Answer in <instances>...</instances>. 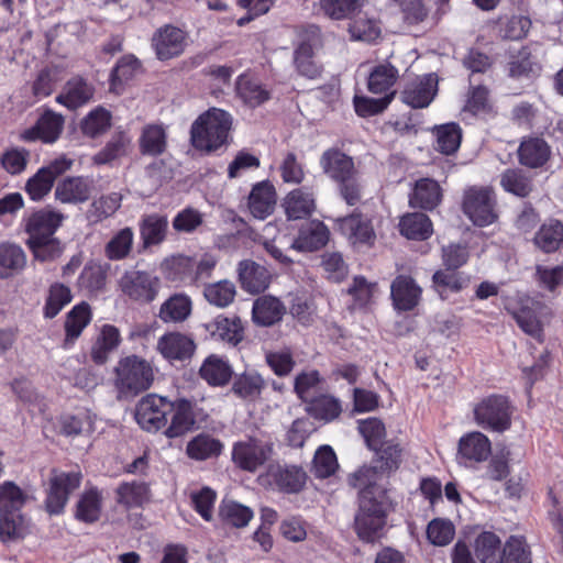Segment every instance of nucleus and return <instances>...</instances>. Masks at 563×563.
Segmentation results:
<instances>
[{
  "mask_svg": "<svg viewBox=\"0 0 563 563\" xmlns=\"http://www.w3.org/2000/svg\"><path fill=\"white\" fill-rule=\"evenodd\" d=\"M131 139L123 132L114 134L107 145L95 155V163L108 164L128 153Z\"/></svg>",
  "mask_w": 563,
  "mask_h": 563,
  "instance_id": "58",
  "label": "nucleus"
},
{
  "mask_svg": "<svg viewBox=\"0 0 563 563\" xmlns=\"http://www.w3.org/2000/svg\"><path fill=\"white\" fill-rule=\"evenodd\" d=\"M390 295L397 310L409 311L419 303L421 288L410 276L399 275L391 283Z\"/></svg>",
  "mask_w": 563,
  "mask_h": 563,
  "instance_id": "23",
  "label": "nucleus"
},
{
  "mask_svg": "<svg viewBox=\"0 0 563 563\" xmlns=\"http://www.w3.org/2000/svg\"><path fill=\"white\" fill-rule=\"evenodd\" d=\"M438 91L435 74H428L409 82L401 91L402 102L415 109L428 107Z\"/></svg>",
  "mask_w": 563,
  "mask_h": 563,
  "instance_id": "16",
  "label": "nucleus"
},
{
  "mask_svg": "<svg viewBox=\"0 0 563 563\" xmlns=\"http://www.w3.org/2000/svg\"><path fill=\"white\" fill-rule=\"evenodd\" d=\"M26 265L24 250L11 242L0 244V277L8 278L20 273Z\"/></svg>",
  "mask_w": 563,
  "mask_h": 563,
  "instance_id": "37",
  "label": "nucleus"
},
{
  "mask_svg": "<svg viewBox=\"0 0 563 563\" xmlns=\"http://www.w3.org/2000/svg\"><path fill=\"white\" fill-rule=\"evenodd\" d=\"M194 268L195 260L185 255L172 256L163 263V269L167 278L174 282L189 280L192 283Z\"/></svg>",
  "mask_w": 563,
  "mask_h": 563,
  "instance_id": "57",
  "label": "nucleus"
},
{
  "mask_svg": "<svg viewBox=\"0 0 563 563\" xmlns=\"http://www.w3.org/2000/svg\"><path fill=\"white\" fill-rule=\"evenodd\" d=\"M172 411V400L157 394H148L139 400L135 419L143 430L156 432L167 427V416Z\"/></svg>",
  "mask_w": 563,
  "mask_h": 563,
  "instance_id": "8",
  "label": "nucleus"
},
{
  "mask_svg": "<svg viewBox=\"0 0 563 563\" xmlns=\"http://www.w3.org/2000/svg\"><path fill=\"white\" fill-rule=\"evenodd\" d=\"M134 240L131 228L118 231L106 244L104 254L111 261H121L129 256Z\"/></svg>",
  "mask_w": 563,
  "mask_h": 563,
  "instance_id": "51",
  "label": "nucleus"
},
{
  "mask_svg": "<svg viewBox=\"0 0 563 563\" xmlns=\"http://www.w3.org/2000/svg\"><path fill=\"white\" fill-rule=\"evenodd\" d=\"M320 166L323 173L335 183L357 170L353 158L335 147L322 153Z\"/></svg>",
  "mask_w": 563,
  "mask_h": 563,
  "instance_id": "24",
  "label": "nucleus"
},
{
  "mask_svg": "<svg viewBox=\"0 0 563 563\" xmlns=\"http://www.w3.org/2000/svg\"><path fill=\"white\" fill-rule=\"evenodd\" d=\"M361 0H305L307 9L314 14H323L332 20L350 18L360 7Z\"/></svg>",
  "mask_w": 563,
  "mask_h": 563,
  "instance_id": "28",
  "label": "nucleus"
},
{
  "mask_svg": "<svg viewBox=\"0 0 563 563\" xmlns=\"http://www.w3.org/2000/svg\"><path fill=\"white\" fill-rule=\"evenodd\" d=\"M101 496L95 488L85 492L77 503L76 518L84 522H95L100 518Z\"/></svg>",
  "mask_w": 563,
  "mask_h": 563,
  "instance_id": "55",
  "label": "nucleus"
},
{
  "mask_svg": "<svg viewBox=\"0 0 563 563\" xmlns=\"http://www.w3.org/2000/svg\"><path fill=\"white\" fill-rule=\"evenodd\" d=\"M473 411L475 422L485 430L503 433L511 427L514 408L506 396L485 397Z\"/></svg>",
  "mask_w": 563,
  "mask_h": 563,
  "instance_id": "6",
  "label": "nucleus"
},
{
  "mask_svg": "<svg viewBox=\"0 0 563 563\" xmlns=\"http://www.w3.org/2000/svg\"><path fill=\"white\" fill-rule=\"evenodd\" d=\"M191 310L190 298L185 294H175L162 303L158 318L165 323L183 322L190 316Z\"/></svg>",
  "mask_w": 563,
  "mask_h": 563,
  "instance_id": "39",
  "label": "nucleus"
},
{
  "mask_svg": "<svg viewBox=\"0 0 563 563\" xmlns=\"http://www.w3.org/2000/svg\"><path fill=\"white\" fill-rule=\"evenodd\" d=\"M498 563H531L530 551L525 540L511 536L503 547Z\"/></svg>",
  "mask_w": 563,
  "mask_h": 563,
  "instance_id": "60",
  "label": "nucleus"
},
{
  "mask_svg": "<svg viewBox=\"0 0 563 563\" xmlns=\"http://www.w3.org/2000/svg\"><path fill=\"white\" fill-rule=\"evenodd\" d=\"M167 135L159 124H148L143 128L140 137V150L144 155L158 156L166 150Z\"/></svg>",
  "mask_w": 563,
  "mask_h": 563,
  "instance_id": "44",
  "label": "nucleus"
},
{
  "mask_svg": "<svg viewBox=\"0 0 563 563\" xmlns=\"http://www.w3.org/2000/svg\"><path fill=\"white\" fill-rule=\"evenodd\" d=\"M93 87L80 76L70 78L56 101L68 109H77L87 103L93 96Z\"/></svg>",
  "mask_w": 563,
  "mask_h": 563,
  "instance_id": "30",
  "label": "nucleus"
},
{
  "mask_svg": "<svg viewBox=\"0 0 563 563\" xmlns=\"http://www.w3.org/2000/svg\"><path fill=\"white\" fill-rule=\"evenodd\" d=\"M80 472L66 473L53 470L48 479V489L45 500L46 510L51 515L60 514L64 510L70 494L80 486Z\"/></svg>",
  "mask_w": 563,
  "mask_h": 563,
  "instance_id": "10",
  "label": "nucleus"
},
{
  "mask_svg": "<svg viewBox=\"0 0 563 563\" xmlns=\"http://www.w3.org/2000/svg\"><path fill=\"white\" fill-rule=\"evenodd\" d=\"M203 295L209 303L224 308L233 302L236 289L232 282L224 279L207 285Z\"/></svg>",
  "mask_w": 563,
  "mask_h": 563,
  "instance_id": "56",
  "label": "nucleus"
},
{
  "mask_svg": "<svg viewBox=\"0 0 563 563\" xmlns=\"http://www.w3.org/2000/svg\"><path fill=\"white\" fill-rule=\"evenodd\" d=\"M91 320L90 306L87 302L76 305L66 316L65 321V342L73 343L79 338L82 330L89 324Z\"/></svg>",
  "mask_w": 563,
  "mask_h": 563,
  "instance_id": "47",
  "label": "nucleus"
},
{
  "mask_svg": "<svg viewBox=\"0 0 563 563\" xmlns=\"http://www.w3.org/2000/svg\"><path fill=\"white\" fill-rule=\"evenodd\" d=\"M26 496L12 482H5L0 487V537L11 539L20 537L23 528V517L20 512Z\"/></svg>",
  "mask_w": 563,
  "mask_h": 563,
  "instance_id": "4",
  "label": "nucleus"
},
{
  "mask_svg": "<svg viewBox=\"0 0 563 563\" xmlns=\"http://www.w3.org/2000/svg\"><path fill=\"white\" fill-rule=\"evenodd\" d=\"M122 196L111 192L95 199L87 211V219L90 223H99L113 216L121 207Z\"/></svg>",
  "mask_w": 563,
  "mask_h": 563,
  "instance_id": "48",
  "label": "nucleus"
},
{
  "mask_svg": "<svg viewBox=\"0 0 563 563\" xmlns=\"http://www.w3.org/2000/svg\"><path fill=\"white\" fill-rule=\"evenodd\" d=\"M455 528L448 519L435 518L427 527V538L438 547L448 545L454 538Z\"/></svg>",
  "mask_w": 563,
  "mask_h": 563,
  "instance_id": "64",
  "label": "nucleus"
},
{
  "mask_svg": "<svg viewBox=\"0 0 563 563\" xmlns=\"http://www.w3.org/2000/svg\"><path fill=\"white\" fill-rule=\"evenodd\" d=\"M168 230V220L164 214L144 216L140 223V235L144 247L159 245L164 242Z\"/></svg>",
  "mask_w": 563,
  "mask_h": 563,
  "instance_id": "35",
  "label": "nucleus"
},
{
  "mask_svg": "<svg viewBox=\"0 0 563 563\" xmlns=\"http://www.w3.org/2000/svg\"><path fill=\"white\" fill-rule=\"evenodd\" d=\"M374 451L376 452V459L373 461L374 465H365L362 468L375 470L379 476L380 483L384 474L396 471L399 467L402 449L394 441H385Z\"/></svg>",
  "mask_w": 563,
  "mask_h": 563,
  "instance_id": "34",
  "label": "nucleus"
},
{
  "mask_svg": "<svg viewBox=\"0 0 563 563\" xmlns=\"http://www.w3.org/2000/svg\"><path fill=\"white\" fill-rule=\"evenodd\" d=\"M534 245L544 253L563 249V223L550 220L543 223L533 238Z\"/></svg>",
  "mask_w": 563,
  "mask_h": 563,
  "instance_id": "38",
  "label": "nucleus"
},
{
  "mask_svg": "<svg viewBox=\"0 0 563 563\" xmlns=\"http://www.w3.org/2000/svg\"><path fill=\"white\" fill-rule=\"evenodd\" d=\"M538 69V65L532 58L528 47H521L518 51L510 52L508 62V75L511 78L529 77Z\"/></svg>",
  "mask_w": 563,
  "mask_h": 563,
  "instance_id": "52",
  "label": "nucleus"
},
{
  "mask_svg": "<svg viewBox=\"0 0 563 563\" xmlns=\"http://www.w3.org/2000/svg\"><path fill=\"white\" fill-rule=\"evenodd\" d=\"M223 449L222 443L209 434H198L187 444L186 451L189 457L203 461L218 456Z\"/></svg>",
  "mask_w": 563,
  "mask_h": 563,
  "instance_id": "49",
  "label": "nucleus"
},
{
  "mask_svg": "<svg viewBox=\"0 0 563 563\" xmlns=\"http://www.w3.org/2000/svg\"><path fill=\"white\" fill-rule=\"evenodd\" d=\"M284 208L289 220L308 218L316 210L314 195L305 187L294 189L285 197Z\"/></svg>",
  "mask_w": 563,
  "mask_h": 563,
  "instance_id": "29",
  "label": "nucleus"
},
{
  "mask_svg": "<svg viewBox=\"0 0 563 563\" xmlns=\"http://www.w3.org/2000/svg\"><path fill=\"white\" fill-rule=\"evenodd\" d=\"M262 478H266L271 485L282 493L297 494L303 489L308 475L299 465L272 463L267 466Z\"/></svg>",
  "mask_w": 563,
  "mask_h": 563,
  "instance_id": "13",
  "label": "nucleus"
},
{
  "mask_svg": "<svg viewBox=\"0 0 563 563\" xmlns=\"http://www.w3.org/2000/svg\"><path fill=\"white\" fill-rule=\"evenodd\" d=\"M441 197L439 184L433 179L422 178L416 183L410 205L431 210L439 205Z\"/></svg>",
  "mask_w": 563,
  "mask_h": 563,
  "instance_id": "42",
  "label": "nucleus"
},
{
  "mask_svg": "<svg viewBox=\"0 0 563 563\" xmlns=\"http://www.w3.org/2000/svg\"><path fill=\"white\" fill-rule=\"evenodd\" d=\"M157 350L169 361L190 360L196 351L195 340L181 332H168L158 339Z\"/></svg>",
  "mask_w": 563,
  "mask_h": 563,
  "instance_id": "18",
  "label": "nucleus"
},
{
  "mask_svg": "<svg viewBox=\"0 0 563 563\" xmlns=\"http://www.w3.org/2000/svg\"><path fill=\"white\" fill-rule=\"evenodd\" d=\"M95 189L92 179L84 176L66 177L55 188V198L62 203L86 202Z\"/></svg>",
  "mask_w": 563,
  "mask_h": 563,
  "instance_id": "19",
  "label": "nucleus"
},
{
  "mask_svg": "<svg viewBox=\"0 0 563 563\" xmlns=\"http://www.w3.org/2000/svg\"><path fill=\"white\" fill-rule=\"evenodd\" d=\"M285 312L286 308L278 298L265 295L255 299L252 319L257 325L269 327L279 322Z\"/></svg>",
  "mask_w": 563,
  "mask_h": 563,
  "instance_id": "27",
  "label": "nucleus"
},
{
  "mask_svg": "<svg viewBox=\"0 0 563 563\" xmlns=\"http://www.w3.org/2000/svg\"><path fill=\"white\" fill-rule=\"evenodd\" d=\"M398 71L390 64L376 66L368 77V90L373 93H385L395 84Z\"/></svg>",
  "mask_w": 563,
  "mask_h": 563,
  "instance_id": "61",
  "label": "nucleus"
},
{
  "mask_svg": "<svg viewBox=\"0 0 563 563\" xmlns=\"http://www.w3.org/2000/svg\"><path fill=\"white\" fill-rule=\"evenodd\" d=\"M119 287L129 299L148 303L157 297L161 280L145 271H128L119 279Z\"/></svg>",
  "mask_w": 563,
  "mask_h": 563,
  "instance_id": "11",
  "label": "nucleus"
},
{
  "mask_svg": "<svg viewBox=\"0 0 563 563\" xmlns=\"http://www.w3.org/2000/svg\"><path fill=\"white\" fill-rule=\"evenodd\" d=\"M550 156V145L539 136L523 139L518 147L519 163L530 168L542 167L548 163Z\"/></svg>",
  "mask_w": 563,
  "mask_h": 563,
  "instance_id": "26",
  "label": "nucleus"
},
{
  "mask_svg": "<svg viewBox=\"0 0 563 563\" xmlns=\"http://www.w3.org/2000/svg\"><path fill=\"white\" fill-rule=\"evenodd\" d=\"M207 331L216 340L236 346L244 339V327L239 317L218 316L206 324Z\"/></svg>",
  "mask_w": 563,
  "mask_h": 563,
  "instance_id": "25",
  "label": "nucleus"
},
{
  "mask_svg": "<svg viewBox=\"0 0 563 563\" xmlns=\"http://www.w3.org/2000/svg\"><path fill=\"white\" fill-rule=\"evenodd\" d=\"M152 43L158 59L167 60L185 51L186 33L174 25H164L155 32Z\"/></svg>",
  "mask_w": 563,
  "mask_h": 563,
  "instance_id": "15",
  "label": "nucleus"
},
{
  "mask_svg": "<svg viewBox=\"0 0 563 563\" xmlns=\"http://www.w3.org/2000/svg\"><path fill=\"white\" fill-rule=\"evenodd\" d=\"M492 454L489 439L479 431L466 433L459 440L457 459L465 465L482 463Z\"/></svg>",
  "mask_w": 563,
  "mask_h": 563,
  "instance_id": "17",
  "label": "nucleus"
},
{
  "mask_svg": "<svg viewBox=\"0 0 563 563\" xmlns=\"http://www.w3.org/2000/svg\"><path fill=\"white\" fill-rule=\"evenodd\" d=\"M220 516L227 523L235 528H243L253 518V511L247 506L234 500H223L220 507Z\"/></svg>",
  "mask_w": 563,
  "mask_h": 563,
  "instance_id": "59",
  "label": "nucleus"
},
{
  "mask_svg": "<svg viewBox=\"0 0 563 563\" xmlns=\"http://www.w3.org/2000/svg\"><path fill=\"white\" fill-rule=\"evenodd\" d=\"M64 219L63 213L49 208L37 210L25 219L26 245L36 260L52 261L62 254L63 246L55 233Z\"/></svg>",
  "mask_w": 563,
  "mask_h": 563,
  "instance_id": "2",
  "label": "nucleus"
},
{
  "mask_svg": "<svg viewBox=\"0 0 563 563\" xmlns=\"http://www.w3.org/2000/svg\"><path fill=\"white\" fill-rule=\"evenodd\" d=\"M400 232L410 240L423 241L432 234V223L427 214L413 212L404 216L399 222Z\"/></svg>",
  "mask_w": 563,
  "mask_h": 563,
  "instance_id": "41",
  "label": "nucleus"
},
{
  "mask_svg": "<svg viewBox=\"0 0 563 563\" xmlns=\"http://www.w3.org/2000/svg\"><path fill=\"white\" fill-rule=\"evenodd\" d=\"M340 231L353 243L372 245L376 234L371 219L361 213L353 212L350 216L338 219Z\"/></svg>",
  "mask_w": 563,
  "mask_h": 563,
  "instance_id": "20",
  "label": "nucleus"
},
{
  "mask_svg": "<svg viewBox=\"0 0 563 563\" xmlns=\"http://www.w3.org/2000/svg\"><path fill=\"white\" fill-rule=\"evenodd\" d=\"M153 379L151 365L136 355L121 358L115 367V386L124 395H136L148 389Z\"/></svg>",
  "mask_w": 563,
  "mask_h": 563,
  "instance_id": "5",
  "label": "nucleus"
},
{
  "mask_svg": "<svg viewBox=\"0 0 563 563\" xmlns=\"http://www.w3.org/2000/svg\"><path fill=\"white\" fill-rule=\"evenodd\" d=\"M120 341V332L115 327L111 324L103 325L91 347V360L96 364H104L108 361L109 354L118 347Z\"/></svg>",
  "mask_w": 563,
  "mask_h": 563,
  "instance_id": "40",
  "label": "nucleus"
},
{
  "mask_svg": "<svg viewBox=\"0 0 563 563\" xmlns=\"http://www.w3.org/2000/svg\"><path fill=\"white\" fill-rule=\"evenodd\" d=\"M71 291L64 284H53L48 289V295L44 306V316L46 318L56 317L60 310L71 301Z\"/></svg>",
  "mask_w": 563,
  "mask_h": 563,
  "instance_id": "62",
  "label": "nucleus"
},
{
  "mask_svg": "<svg viewBox=\"0 0 563 563\" xmlns=\"http://www.w3.org/2000/svg\"><path fill=\"white\" fill-rule=\"evenodd\" d=\"M238 96L245 104L256 108L271 99V92L262 82L249 75H241L236 80Z\"/></svg>",
  "mask_w": 563,
  "mask_h": 563,
  "instance_id": "36",
  "label": "nucleus"
},
{
  "mask_svg": "<svg viewBox=\"0 0 563 563\" xmlns=\"http://www.w3.org/2000/svg\"><path fill=\"white\" fill-rule=\"evenodd\" d=\"M500 184L506 191L518 197H527L533 188L531 177L518 168L505 170Z\"/></svg>",
  "mask_w": 563,
  "mask_h": 563,
  "instance_id": "54",
  "label": "nucleus"
},
{
  "mask_svg": "<svg viewBox=\"0 0 563 563\" xmlns=\"http://www.w3.org/2000/svg\"><path fill=\"white\" fill-rule=\"evenodd\" d=\"M232 374L231 365L216 354L209 355L199 368L200 377L213 387L225 386L230 382Z\"/></svg>",
  "mask_w": 563,
  "mask_h": 563,
  "instance_id": "33",
  "label": "nucleus"
},
{
  "mask_svg": "<svg viewBox=\"0 0 563 563\" xmlns=\"http://www.w3.org/2000/svg\"><path fill=\"white\" fill-rule=\"evenodd\" d=\"M463 211L477 227H486L494 223L498 216L493 190L476 187L466 190L463 200Z\"/></svg>",
  "mask_w": 563,
  "mask_h": 563,
  "instance_id": "9",
  "label": "nucleus"
},
{
  "mask_svg": "<svg viewBox=\"0 0 563 563\" xmlns=\"http://www.w3.org/2000/svg\"><path fill=\"white\" fill-rule=\"evenodd\" d=\"M501 551V541L494 532L484 531L476 537L474 553L481 563H498Z\"/></svg>",
  "mask_w": 563,
  "mask_h": 563,
  "instance_id": "45",
  "label": "nucleus"
},
{
  "mask_svg": "<svg viewBox=\"0 0 563 563\" xmlns=\"http://www.w3.org/2000/svg\"><path fill=\"white\" fill-rule=\"evenodd\" d=\"M349 484L357 489L358 509L354 517L357 537L368 543L380 539L386 526L385 488L373 468H360L349 476Z\"/></svg>",
  "mask_w": 563,
  "mask_h": 563,
  "instance_id": "1",
  "label": "nucleus"
},
{
  "mask_svg": "<svg viewBox=\"0 0 563 563\" xmlns=\"http://www.w3.org/2000/svg\"><path fill=\"white\" fill-rule=\"evenodd\" d=\"M238 277L241 288L250 294L264 291L271 283L268 269L252 260H243L239 263Z\"/></svg>",
  "mask_w": 563,
  "mask_h": 563,
  "instance_id": "21",
  "label": "nucleus"
},
{
  "mask_svg": "<svg viewBox=\"0 0 563 563\" xmlns=\"http://www.w3.org/2000/svg\"><path fill=\"white\" fill-rule=\"evenodd\" d=\"M308 410L318 419L331 421L339 417L342 411L338 399L332 396L319 394L308 402Z\"/></svg>",
  "mask_w": 563,
  "mask_h": 563,
  "instance_id": "63",
  "label": "nucleus"
},
{
  "mask_svg": "<svg viewBox=\"0 0 563 563\" xmlns=\"http://www.w3.org/2000/svg\"><path fill=\"white\" fill-rule=\"evenodd\" d=\"M330 238L327 225L318 220L303 224L290 247L299 252H313L323 247Z\"/></svg>",
  "mask_w": 563,
  "mask_h": 563,
  "instance_id": "22",
  "label": "nucleus"
},
{
  "mask_svg": "<svg viewBox=\"0 0 563 563\" xmlns=\"http://www.w3.org/2000/svg\"><path fill=\"white\" fill-rule=\"evenodd\" d=\"M265 385L264 378L257 372L245 371L234 376L231 393L244 401H255L261 397Z\"/></svg>",
  "mask_w": 563,
  "mask_h": 563,
  "instance_id": "32",
  "label": "nucleus"
},
{
  "mask_svg": "<svg viewBox=\"0 0 563 563\" xmlns=\"http://www.w3.org/2000/svg\"><path fill=\"white\" fill-rule=\"evenodd\" d=\"M64 126V117L53 110H45L35 125L24 130L20 140L34 142L41 140L44 143H54L60 135Z\"/></svg>",
  "mask_w": 563,
  "mask_h": 563,
  "instance_id": "14",
  "label": "nucleus"
},
{
  "mask_svg": "<svg viewBox=\"0 0 563 563\" xmlns=\"http://www.w3.org/2000/svg\"><path fill=\"white\" fill-rule=\"evenodd\" d=\"M276 203L274 186L268 181L256 184L249 196V208L257 219H265L273 213Z\"/></svg>",
  "mask_w": 563,
  "mask_h": 563,
  "instance_id": "31",
  "label": "nucleus"
},
{
  "mask_svg": "<svg viewBox=\"0 0 563 563\" xmlns=\"http://www.w3.org/2000/svg\"><path fill=\"white\" fill-rule=\"evenodd\" d=\"M437 150L445 155L455 153L462 141V130L457 123H446L435 129Z\"/></svg>",
  "mask_w": 563,
  "mask_h": 563,
  "instance_id": "53",
  "label": "nucleus"
},
{
  "mask_svg": "<svg viewBox=\"0 0 563 563\" xmlns=\"http://www.w3.org/2000/svg\"><path fill=\"white\" fill-rule=\"evenodd\" d=\"M313 47L308 42H302L294 52V64L299 75L309 79L318 78L322 68L313 59Z\"/></svg>",
  "mask_w": 563,
  "mask_h": 563,
  "instance_id": "50",
  "label": "nucleus"
},
{
  "mask_svg": "<svg viewBox=\"0 0 563 563\" xmlns=\"http://www.w3.org/2000/svg\"><path fill=\"white\" fill-rule=\"evenodd\" d=\"M172 405L170 423L164 430L167 438H179L198 428V420L203 410L198 407L196 400L179 397L173 400Z\"/></svg>",
  "mask_w": 563,
  "mask_h": 563,
  "instance_id": "12",
  "label": "nucleus"
},
{
  "mask_svg": "<svg viewBox=\"0 0 563 563\" xmlns=\"http://www.w3.org/2000/svg\"><path fill=\"white\" fill-rule=\"evenodd\" d=\"M231 117L221 109L212 108L201 114L191 125V143L197 150L216 151L228 139Z\"/></svg>",
  "mask_w": 563,
  "mask_h": 563,
  "instance_id": "3",
  "label": "nucleus"
},
{
  "mask_svg": "<svg viewBox=\"0 0 563 563\" xmlns=\"http://www.w3.org/2000/svg\"><path fill=\"white\" fill-rule=\"evenodd\" d=\"M274 454L271 439L247 437L238 441L232 448V461L241 470L255 473L268 462Z\"/></svg>",
  "mask_w": 563,
  "mask_h": 563,
  "instance_id": "7",
  "label": "nucleus"
},
{
  "mask_svg": "<svg viewBox=\"0 0 563 563\" xmlns=\"http://www.w3.org/2000/svg\"><path fill=\"white\" fill-rule=\"evenodd\" d=\"M115 493L117 501L128 508L142 506L150 498V488L144 482L121 483Z\"/></svg>",
  "mask_w": 563,
  "mask_h": 563,
  "instance_id": "46",
  "label": "nucleus"
},
{
  "mask_svg": "<svg viewBox=\"0 0 563 563\" xmlns=\"http://www.w3.org/2000/svg\"><path fill=\"white\" fill-rule=\"evenodd\" d=\"M434 290L441 299H448L452 294L460 292L467 284L462 274L452 269H439L432 276Z\"/></svg>",
  "mask_w": 563,
  "mask_h": 563,
  "instance_id": "43",
  "label": "nucleus"
}]
</instances>
